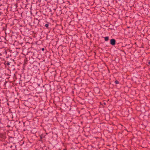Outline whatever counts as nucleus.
Returning <instances> with one entry per match:
<instances>
[{
  "mask_svg": "<svg viewBox=\"0 0 150 150\" xmlns=\"http://www.w3.org/2000/svg\"><path fill=\"white\" fill-rule=\"evenodd\" d=\"M14 126V122L13 121H9L8 123V125L6 127V128L8 129L10 128V129H12V128Z\"/></svg>",
  "mask_w": 150,
  "mask_h": 150,
  "instance_id": "nucleus-1",
  "label": "nucleus"
},
{
  "mask_svg": "<svg viewBox=\"0 0 150 150\" xmlns=\"http://www.w3.org/2000/svg\"><path fill=\"white\" fill-rule=\"evenodd\" d=\"M116 40L114 39H111L110 42V43L112 45H114L115 44Z\"/></svg>",
  "mask_w": 150,
  "mask_h": 150,
  "instance_id": "nucleus-2",
  "label": "nucleus"
},
{
  "mask_svg": "<svg viewBox=\"0 0 150 150\" xmlns=\"http://www.w3.org/2000/svg\"><path fill=\"white\" fill-rule=\"evenodd\" d=\"M13 114H12V118H17V116L16 115V113H13Z\"/></svg>",
  "mask_w": 150,
  "mask_h": 150,
  "instance_id": "nucleus-3",
  "label": "nucleus"
},
{
  "mask_svg": "<svg viewBox=\"0 0 150 150\" xmlns=\"http://www.w3.org/2000/svg\"><path fill=\"white\" fill-rule=\"evenodd\" d=\"M105 40L106 41H108L109 40V37H106L104 38Z\"/></svg>",
  "mask_w": 150,
  "mask_h": 150,
  "instance_id": "nucleus-4",
  "label": "nucleus"
},
{
  "mask_svg": "<svg viewBox=\"0 0 150 150\" xmlns=\"http://www.w3.org/2000/svg\"><path fill=\"white\" fill-rule=\"evenodd\" d=\"M49 26V24H46L45 25V26L46 28H48Z\"/></svg>",
  "mask_w": 150,
  "mask_h": 150,
  "instance_id": "nucleus-5",
  "label": "nucleus"
},
{
  "mask_svg": "<svg viewBox=\"0 0 150 150\" xmlns=\"http://www.w3.org/2000/svg\"><path fill=\"white\" fill-rule=\"evenodd\" d=\"M115 83L116 84H118L119 83V81H115Z\"/></svg>",
  "mask_w": 150,
  "mask_h": 150,
  "instance_id": "nucleus-6",
  "label": "nucleus"
},
{
  "mask_svg": "<svg viewBox=\"0 0 150 150\" xmlns=\"http://www.w3.org/2000/svg\"><path fill=\"white\" fill-rule=\"evenodd\" d=\"M42 51H44V48H42Z\"/></svg>",
  "mask_w": 150,
  "mask_h": 150,
  "instance_id": "nucleus-7",
  "label": "nucleus"
},
{
  "mask_svg": "<svg viewBox=\"0 0 150 150\" xmlns=\"http://www.w3.org/2000/svg\"><path fill=\"white\" fill-rule=\"evenodd\" d=\"M7 64L8 65H9L10 64H9V63H7Z\"/></svg>",
  "mask_w": 150,
  "mask_h": 150,
  "instance_id": "nucleus-8",
  "label": "nucleus"
},
{
  "mask_svg": "<svg viewBox=\"0 0 150 150\" xmlns=\"http://www.w3.org/2000/svg\"><path fill=\"white\" fill-rule=\"evenodd\" d=\"M148 64L150 65V61L149 62Z\"/></svg>",
  "mask_w": 150,
  "mask_h": 150,
  "instance_id": "nucleus-9",
  "label": "nucleus"
},
{
  "mask_svg": "<svg viewBox=\"0 0 150 150\" xmlns=\"http://www.w3.org/2000/svg\"><path fill=\"white\" fill-rule=\"evenodd\" d=\"M104 103V104H105V103Z\"/></svg>",
  "mask_w": 150,
  "mask_h": 150,
  "instance_id": "nucleus-10",
  "label": "nucleus"
}]
</instances>
